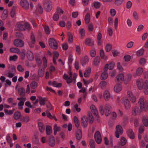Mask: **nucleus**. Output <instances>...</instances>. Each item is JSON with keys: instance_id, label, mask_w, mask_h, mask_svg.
<instances>
[{"instance_id": "nucleus-6", "label": "nucleus", "mask_w": 148, "mask_h": 148, "mask_svg": "<svg viewBox=\"0 0 148 148\" xmlns=\"http://www.w3.org/2000/svg\"><path fill=\"white\" fill-rule=\"evenodd\" d=\"M122 103L124 104L125 108L127 110H129L131 107L130 101L126 97L123 98L122 99Z\"/></svg>"}, {"instance_id": "nucleus-16", "label": "nucleus", "mask_w": 148, "mask_h": 148, "mask_svg": "<svg viewBox=\"0 0 148 148\" xmlns=\"http://www.w3.org/2000/svg\"><path fill=\"white\" fill-rule=\"evenodd\" d=\"M127 136L131 139H133L134 138V134L132 129H128L127 130Z\"/></svg>"}, {"instance_id": "nucleus-17", "label": "nucleus", "mask_w": 148, "mask_h": 148, "mask_svg": "<svg viewBox=\"0 0 148 148\" xmlns=\"http://www.w3.org/2000/svg\"><path fill=\"white\" fill-rule=\"evenodd\" d=\"M137 85L139 89L141 90L143 88V81L142 79H138L137 82Z\"/></svg>"}, {"instance_id": "nucleus-64", "label": "nucleus", "mask_w": 148, "mask_h": 148, "mask_svg": "<svg viewBox=\"0 0 148 148\" xmlns=\"http://www.w3.org/2000/svg\"><path fill=\"white\" fill-rule=\"evenodd\" d=\"M56 12L57 14L61 13L63 14L64 13V11L59 7H57L56 10Z\"/></svg>"}, {"instance_id": "nucleus-55", "label": "nucleus", "mask_w": 148, "mask_h": 148, "mask_svg": "<svg viewBox=\"0 0 148 148\" xmlns=\"http://www.w3.org/2000/svg\"><path fill=\"white\" fill-rule=\"evenodd\" d=\"M117 68L121 72H122L123 70V69L119 62H118L117 63Z\"/></svg>"}, {"instance_id": "nucleus-11", "label": "nucleus", "mask_w": 148, "mask_h": 148, "mask_svg": "<svg viewBox=\"0 0 148 148\" xmlns=\"http://www.w3.org/2000/svg\"><path fill=\"white\" fill-rule=\"evenodd\" d=\"M111 106L109 104H106L104 107V112L105 115L108 116L110 113Z\"/></svg>"}, {"instance_id": "nucleus-12", "label": "nucleus", "mask_w": 148, "mask_h": 148, "mask_svg": "<svg viewBox=\"0 0 148 148\" xmlns=\"http://www.w3.org/2000/svg\"><path fill=\"white\" fill-rule=\"evenodd\" d=\"M142 112L138 107L135 106L133 108L132 110V114L134 115H139Z\"/></svg>"}, {"instance_id": "nucleus-7", "label": "nucleus", "mask_w": 148, "mask_h": 148, "mask_svg": "<svg viewBox=\"0 0 148 148\" xmlns=\"http://www.w3.org/2000/svg\"><path fill=\"white\" fill-rule=\"evenodd\" d=\"M94 137L96 142L98 144H100L101 142L102 138L100 132L97 131L95 134Z\"/></svg>"}, {"instance_id": "nucleus-3", "label": "nucleus", "mask_w": 148, "mask_h": 148, "mask_svg": "<svg viewBox=\"0 0 148 148\" xmlns=\"http://www.w3.org/2000/svg\"><path fill=\"white\" fill-rule=\"evenodd\" d=\"M49 44L51 48L57 49L58 47V45L56 40L53 38H51L49 40Z\"/></svg>"}, {"instance_id": "nucleus-2", "label": "nucleus", "mask_w": 148, "mask_h": 148, "mask_svg": "<svg viewBox=\"0 0 148 148\" xmlns=\"http://www.w3.org/2000/svg\"><path fill=\"white\" fill-rule=\"evenodd\" d=\"M43 7L46 12H50L52 9V4L50 0H44L43 2Z\"/></svg>"}, {"instance_id": "nucleus-8", "label": "nucleus", "mask_w": 148, "mask_h": 148, "mask_svg": "<svg viewBox=\"0 0 148 148\" xmlns=\"http://www.w3.org/2000/svg\"><path fill=\"white\" fill-rule=\"evenodd\" d=\"M13 43L14 46L19 47H23L24 45L23 41L19 39L15 40L14 41Z\"/></svg>"}, {"instance_id": "nucleus-19", "label": "nucleus", "mask_w": 148, "mask_h": 148, "mask_svg": "<svg viewBox=\"0 0 148 148\" xmlns=\"http://www.w3.org/2000/svg\"><path fill=\"white\" fill-rule=\"evenodd\" d=\"M145 90L144 92L146 95L148 94V80H146L143 83V88Z\"/></svg>"}, {"instance_id": "nucleus-61", "label": "nucleus", "mask_w": 148, "mask_h": 148, "mask_svg": "<svg viewBox=\"0 0 148 148\" xmlns=\"http://www.w3.org/2000/svg\"><path fill=\"white\" fill-rule=\"evenodd\" d=\"M83 81L85 85H87L90 83L92 82L93 81V79L92 78L90 79L89 80L86 81L84 78L83 79Z\"/></svg>"}, {"instance_id": "nucleus-49", "label": "nucleus", "mask_w": 148, "mask_h": 148, "mask_svg": "<svg viewBox=\"0 0 148 148\" xmlns=\"http://www.w3.org/2000/svg\"><path fill=\"white\" fill-rule=\"evenodd\" d=\"M112 49V45L110 44H108L106 46V50L107 52L109 51Z\"/></svg>"}, {"instance_id": "nucleus-31", "label": "nucleus", "mask_w": 148, "mask_h": 148, "mask_svg": "<svg viewBox=\"0 0 148 148\" xmlns=\"http://www.w3.org/2000/svg\"><path fill=\"white\" fill-rule=\"evenodd\" d=\"M10 51L11 52L14 53H21V51L20 49L16 47L11 48L10 49Z\"/></svg>"}, {"instance_id": "nucleus-60", "label": "nucleus", "mask_w": 148, "mask_h": 148, "mask_svg": "<svg viewBox=\"0 0 148 148\" xmlns=\"http://www.w3.org/2000/svg\"><path fill=\"white\" fill-rule=\"evenodd\" d=\"M4 111L6 115H12L13 114V111L10 110H8L6 109L4 110Z\"/></svg>"}, {"instance_id": "nucleus-23", "label": "nucleus", "mask_w": 148, "mask_h": 148, "mask_svg": "<svg viewBox=\"0 0 148 148\" xmlns=\"http://www.w3.org/2000/svg\"><path fill=\"white\" fill-rule=\"evenodd\" d=\"M20 121L23 122L27 123L30 120V118L29 116H23L20 119Z\"/></svg>"}, {"instance_id": "nucleus-28", "label": "nucleus", "mask_w": 148, "mask_h": 148, "mask_svg": "<svg viewBox=\"0 0 148 148\" xmlns=\"http://www.w3.org/2000/svg\"><path fill=\"white\" fill-rule=\"evenodd\" d=\"M39 100L40 101V105H44L45 103V101L47 100L46 98H42L40 96H38Z\"/></svg>"}, {"instance_id": "nucleus-48", "label": "nucleus", "mask_w": 148, "mask_h": 148, "mask_svg": "<svg viewBox=\"0 0 148 148\" xmlns=\"http://www.w3.org/2000/svg\"><path fill=\"white\" fill-rule=\"evenodd\" d=\"M44 69H39L38 71L39 75L41 77L43 76L44 74Z\"/></svg>"}, {"instance_id": "nucleus-57", "label": "nucleus", "mask_w": 148, "mask_h": 148, "mask_svg": "<svg viewBox=\"0 0 148 148\" xmlns=\"http://www.w3.org/2000/svg\"><path fill=\"white\" fill-rule=\"evenodd\" d=\"M10 69V72L13 73H15L16 72V68L14 65H11L9 67V69Z\"/></svg>"}, {"instance_id": "nucleus-53", "label": "nucleus", "mask_w": 148, "mask_h": 148, "mask_svg": "<svg viewBox=\"0 0 148 148\" xmlns=\"http://www.w3.org/2000/svg\"><path fill=\"white\" fill-rule=\"evenodd\" d=\"M108 64H109V69L110 70H112L113 69L115 65L114 62H110Z\"/></svg>"}, {"instance_id": "nucleus-25", "label": "nucleus", "mask_w": 148, "mask_h": 148, "mask_svg": "<svg viewBox=\"0 0 148 148\" xmlns=\"http://www.w3.org/2000/svg\"><path fill=\"white\" fill-rule=\"evenodd\" d=\"M103 97L106 101H108L110 97V94L109 92L105 91L103 93Z\"/></svg>"}, {"instance_id": "nucleus-36", "label": "nucleus", "mask_w": 148, "mask_h": 148, "mask_svg": "<svg viewBox=\"0 0 148 148\" xmlns=\"http://www.w3.org/2000/svg\"><path fill=\"white\" fill-rule=\"evenodd\" d=\"M90 15L89 13H87L85 17V23L86 24H88L90 22Z\"/></svg>"}, {"instance_id": "nucleus-44", "label": "nucleus", "mask_w": 148, "mask_h": 148, "mask_svg": "<svg viewBox=\"0 0 148 148\" xmlns=\"http://www.w3.org/2000/svg\"><path fill=\"white\" fill-rule=\"evenodd\" d=\"M8 11L6 9L4 10L3 12L2 18L3 19H5L8 16Z\"/></svg>"}, {"instance_id": "nucleus-39", "label": "nucleus", "mask_w": 148, "mask_h": 148, "mask_svg": "<svg viewBox=\"0 0 148 148\" xmlns=\"http://www.w3.org/2000/svg\"><path fill=\"white\" fill-rule=\"evenodd\" d=\"M17 8L16 6H13L10 12L11 16L12 18H14V16L15 11Z\"/></svg>"}, {"instance_id": "nucleus-59", "label": "nucleus", "mask_w": 148, "mask_h": 148, "mask_svg": "<svg viewBox=\"0 0 148 148\" xmlns=\"http://www.w3.org/2000/svg\"><path fill=\"white\" fill-rule=\"evenodd\" d=\"M18 57L16 55H14L12 56H10V61H15L17 59Z\"/></svg>"}, {"instance_id": "nucleus-1", "label": "nucleus", "mask_w": 148, "mask_h": 148, "mask_svg": "<svg viewBox=\"0 0 148 148\" xmlns=\"http://www.w3.org/2000/svg\"><path fill=\"white\" fill-rule=\"evenodd\" d=\"M148 102L147 100L145 101L144 98H141L139 99L138 103L141 111H146L148 110Z\"/></svg>"}, {"instance_id": "nucleus-20", "label": "nucleus", "mask_w": 148, "mask_h": 148, "mask_svg": "<svg viewBox=\"0 0 148 148\" xmlns=\"http://www.w3.org/2000/svg\"><path fill=\"white\" fill-rule=\"evenodd\" d=\"M49 144L51 147L54 146L55 144V140L54 137L52 136H51L49 138Z\"/></svg>"}, {"instance_id": "nucleus-4", "label": "nucleus", "mask_w": 148, "mask_h": 148, "mask_svg": "<svg viewBox=\"0 0 148 148\" xmlns=\"http://www.w3.org/2000/svg\"><path fill=\"white\" fill-rule=\"evenodd\" d=\"M109 66L108 64H106L103 68V72L101 75V79L102 80L106 79L108 76V74L107 73Z\"/></svg>"}, {"instance_id": "nucleus-46", "label": "nucleus", "mask_w": 148, "mask_h": 148, "mask_svg": "<svg viewBox=\"0 0 148 148\" xmlns=\"http://www.w3.org/2000/svg\"><path fill=\"white\" fill-rule=\"evenodd\" d=\"M90 148H95V142L93 139H91L89 142Z\"/></svg>"}, {"instance_id": "nucleus-33", "label": "nucleus", "mask_w": 148, "mask_h": 148, "mask_svg": "<svg viewBox=\"0 0 148 148\" xmlns=\"http://www.w3.org/2000/svg\"><path fill=\"white\" fill-rule=\"evenodd\" d=\"M17 27L20 30H25V29L24 27V25H23L21 23H18L16 25Z\"/></svg>"}, {"instance_id": "nucleus-42", "label": "nucleus", "mask_w": 148, "mask_h": 148, "mask_svg": "<svg viewBox=\"0 0 148 148\" xmlns=\"http://www.w3.org/2000/svg\"><path fill=\"white\" fill-rule=\"evenodd\" d=\"M132 75L129 74L127 75V77L124 80V82L125 84H127L131 80Z\"/></svg>"}, {"instance_id": "nucleus-15", "label": "nucleus", "mask_w": 148, "mask_h": 148, "mask_svg": "<svg viewBox=\"0 0 148 148\" xmlns=\"http://www.w3.org/2000/svg\"><path fill=\"white\" fill-rule=\"evenodd\" d=\"M21 112L19 111H16L13 115V118L15 120H18L20 119L22 117Z\"/></svg>"}, {"instance_id": "nucleus-22", "label": "nucleus", "mask_w": 148, "mask_h": 148, "mask_svg": "<svg viewBox=\"0 0 148 148\" xmlns=\"http://www.w3.org/2000/svg\"><path fill=\"white\" fill-rule=\"evenodd\" d=\"M76 139L78 140H80L82 137V131L79 129L76 132Z\"/></svg>"}, {"instance_id": "nucleus-47", "label": "nucleus", "mask_w": 148, "mask_h": 148, "mask_svg": "<svg viewBox=\"0 0 148 148\" xmlns=\"http://www.w3.org/2000/svg\"><path fill=\"white\" fill-rule=\"evenodd\" d=\"M143 122L145 127L148 126V119L145 117H143L142 119Z\"/></svg>"}, {"instance_id": "nucleus-10", "label": "nucleus", "mask_w": 148, "mask_h": 148, "mask_svg": "<svg viewBox=\"0 0 148 148\" xmlns=\"http://www.w3.org/2000/svg\"><path fill=\"white\" fill-rule=\"evenodd\" d=\"M18 100L21 101L18 103V108L19 109H23V106L24 104V102L27 100L26 98H17Z\"/></svg>"}, {"instance_id": "nucleus-9", "label": "nucleus", "mask_w": 148, "mask_h": 148, "mask_svg": "<svg viewBox=\"0 0 148 148\" xmlns=\"http://www.w3.org/2000/svg\"><path fill=\"white\" fill-rule=\"evenodd\" d=\"M88 120V118L86 116H84L81 118V124L85 128L87 126Z\"/></svg>"}, {"instance_id": "nucleus-13", "label": "nucleus", "mask_w": 148, "mask_h": 148, "mask_svg": "<svg viewBox=\"0 0 148 148\" xmlns=\"http://www.w3.org/2000/svg\"><path fill=\"white\" fill-rule=\"evenodd\" d=\"M21 5L24 9H27L29 8V4L26 0H21L20 2Z\"/></svg>"}, {"instance_id": "nucleus-34", "label": "nucleus", "mask_w": 148, "mask_h": 148, "mask_svg": "<svg viewBox=\"0 0 148 148\" xmlns=\"http://www.w3.org/2000/svg\"><path fill=\"white\" fill-rule=\"evenodd\" d=\"M86 45H88L92 46L94 45V42H91V39L90 38L86 39L85 42Z\"/></svg>"}, {"instance_id": "nucleus-52", "label": "nucleus", "mask_w": 148, "mask_h": 148, "mask_svg": "<svg viewBox=\"0 0 148 148\" xmlns=\"http://www.w3.org/2000/svg\"><path fill=\"white\" fill-rule=\"evenodd\" d=\"M144 50L143 49L138 51L137 52V55L138 56H140L143 55Z\"/></svg>"}, {"instance_id": "nucleus-51", "label": "nucleus", "mask_w": 148, "mask_h": 148, "mask_svg": "<svg viewBox=\"0 0 148 148\" xmlns=\"http://www.w3.org/2000/svg\"><path fill=\"white\" fill-rule=\"evenodd\" d=\"M44 29L46 34H50V30L48 26H45L44 27Z\"/></svg>"}, {"instance_id": "nucleus-41", "label": "nucleus", "mask_w": 148, "mask_h": 148, "mask_svg": "<svg viewBox=\"0 0 148 148\" xmlns=\"http://www.w3.org/2000/svg\"><path fill=\"white\" fill-rule=\"evenodd\" d=\"M30 85L31 88L35 89L37 87L38 84L36 82L33 81L31 83Z\"/></svg>"}, {"instance_id": "nucleus-45", "label": "nucleus", "mask_w": 148, "mask_h": 148, "mask_svg": "<svg viewBox=\"0 0 148 148\" xmlns=\"http://www.w3.org/2000/svg\"><path fill=\"white\" fill-rule=\"evenodd\" d=\"M68 40L69 43H72L73 42V36L72 34L70 33H68Z\"/></svg>"}, {"instance_id": "nucleus-62", "label": "nucleus", "mask_w": 148, "mask_h": 148, "mask_svg": "<svg viewBox=\"0 0 148 148\" xmlns=\"http://www.w3.org/2000/svg\"><path fill=\"white\" fill-rule=\"evenodd\" d=\"M46 112L47 114V116L48 118L51 119H53V116L51 115V114L48 110H46Z\"/></svg>"}, {"instance_id": "nucleus-14", "label": "nucleus", "mask_w": 148, "mask_h": 148, "mask_svg": "<svg viewBox=\"0 0 148 148\" xmlns=\"http://www.w3.org/2000/svg\"><path fill=\"white\" fill-rule=\"evenodd\" d=\"M18 92L19 95L21 96L20 98H24L25 95V90L23 87L18 88Z\"/></svg>"}, {"instance_id": "nucleus-56", "label": "nucleus", "mask_w": 148, "mask_h": 148, "mask_svg": "<svg viewBox=\"0 0 148 148\" xmlns=\"http://www.w3.org/2000/svg\"><path fill=\"white\" fill-rule=\"evenodd\" d=\"M94 6L95 8L96 9L99 8L100 7L101 3L99 2H95L94 3Z\"/></svg>"}, {"instance_id": "nucleus-24", "label": "nucleus", "mask_w": 148, "mask_h": 148, "mask_svg": "<svg viewBox=\"0 0 148 148\" xmlns=\"http://www.w3.org/2000/svg\"><path fill=\"white\" fill-rule=\"evenodd\" d=\"M89 61L88 57L87 56H85L84 58L81 59V63L82 66L88 63Z\"/></svg>"}, {"instance_id": "nucleus-18", "label": "nucleus", "mask_w": 148, "mask_h": 148, "mask_svg": "<svg viewBox=\"0 0 148 148\" xmlns=\"http://www.w3.org/2000/svg\"><path fill=\"white\" fill-rule=\"evenodd\" d=\"M127 142V140L126 138L123 137L121 138V141L118 143V146L119 147H121L125 145Z\"/></svg>"}, {"instance_id": "nucleus-26", "label": "nucleus", "mask_w": 148, "mask_h": 148, "mask_svg": "<svg viewBox=\"0 0 148 148\" xmlns=\"http://www.w3.org/2000/svg\"><path fill=\"white\" fill-rule=\"evenodd\" d=\"M27 56L28 59L30 61L33 60L34 58V54L31 51H29L28 52L27 54Z\"/></svg>"}, {"instance_id": "nucleus-38", "label": "nucleus", "mask_w": 148, "mask_h": 148, "mask_svg": "<svg viewBox=\"0 0 148 148\" xmlns=\"http://www.w3.org/2000/svg\"><path fill=\"white\" fill-rule=\"evenodd\" d=\"M143 71V69L142 67H138L136 71V75H140L142 73Z\"/></svg>"}, {"instance_id": "nucleus-50", "label": "nucleus", "mask_w": 148, "mask_h": 148, "mask_svg": "<svg viewBox=\"0 0 148 148\" xmlns=\"http://www.w3.org/2000/svg\"><path fill=\"white\" fill-rule=\"evenodd\" d=\"M31 40L32 44H34L35 43V37L33 32H32L30 37Z\"/></svg>"}, {"instance_id": "nucleus-54", "label": "nucleus", "mask_w": 148, "mask_h": 148, "mask_svg": "<svg viewBox=\"0 0 148 148\" xmlns=\"http://www.w3.org/2000/svg\"><path fill=\"white\" fill-rule=\"evenodd\" d=\"M124 0H115L114 4L117 6L120 5L121 4Z\"/></svg>"}, {"instance_id": "nucleus-27", "label": "nucleus", "mask_w": 148, "mask_h": 148, "mask_svg": "<svg viewBox=\"0 0 148 148\" xmlns=\"http://www.w3.org/2000/svg\"><path fill=\"white\" fill-rule=\"evenodd\" d=\"M39 129L41 132H43L45 130V126L41 122H39L38 123Z\"/></svg>"}, {"instance_id": "nucleus-30", "label": "nucleus", "mask_w": 148, "mask_h": 148, "mask_svg": "<svg viewBox=\"0 0 148 148\" xmlns=\"http://www.w3.org/2000/svg\"><path fill=\"white\" fill-rule=\"evenodd\" d=\"M91 71V68L90 67H88L87 69L84 73V76L85 77H88L90 75Z\"/></svg>"}, {"instance_id": "nucleus-32", "label": "nucleus", "mask_w": 148, "mask_h": 148, "mask_svg": "<svg viewBox=\"0 0 148 148\" xmlns=\"http://www.w3.org/2000/svg\"><path fill=\"white\" fill-rule=\"evenodd\" d=\"M100 58L99 56H97L95 58L94 62V64L96 66H98L100 62Z\"/></svg>"}, {"instance_id": "nucleus-21", "label": "nucleus", "mask_w": 148, "mask_h": 148, "mask_svg": "<svg viewBox=\"0 0 148 148\" xmlns=\"http://www.w3.org/2000/svg\"><path fill=\"white\" fill-rule=\"evenodd\" d=\"M122 89V86L120 84H117L114 88V90L116 92H120Z\"/></svg>"}, {"instance_id": "nucleus-43", "label": "nucleus", "mask_w": 148, "mask_h": 148, "mask_svg": "<svg viewBox=\"0 0 148 148\" xmlns=\"http://www.w3.org/2000/svg\"><path fill=\"white\" fill-rule=\"evenodd\" d=\"M146 60L145 58H141L139 61V64L142 66H144L146 62Z\"/></svg>"}, {"instance_id": "nucleus-40", "label": "nucleus", "mask_w": 148, "mask_h": 148, "mask_svg": "<svg viewBox=\"0 0 148 148\" xmlns=\"http://www.w3.org/2000/svg\"><path fill=\"white\" fill-rule=\"evenodd\" d=\"M116 80L119 82L123 80L124 78V75L123 74H119L116 77Z\"/></svg>"}, {"instance_id": "nucleus-37", "label": "nucleus", "mask_w": 148, "mask_h": 148, "mask_svg": "<svg viewBox=\"0 0 148 148\" xmlns=\"http://www.w3.org/2000/svg\"><path fill=\"white\" fill-rule=\"evenodd\" d=\"M46 132L48 135L51 134L52 133V128L50 126H47L46 127Z\"/></svg>"}, {"instance_id": "nucleus-63", "label": "nucleus", "mask_w": 148, "mask_h": 148, "mask_svg": "<svg viewBox=\"0 0 148 148\" xmlns=\"http://www.w3.org/2000/svg\"><path fill=\"white\" fill-rule=\"evenodd\" d=\"M90 56L92 57H94L96 55V52L95 49H92L90 51Z\"/></svg>"}, {"instance_id": "nucleus-58", "label": "nucleus", "mask_w": 148, "mask_h": 148, "mask_svg": "<svg viewBox=\"0 0 148 148\" xmlns=\"http://www.w3.org/2000/svg\"><path fill=\"white\" fill-rule=\"evenodd\" d=\"M124 59L125 60V61L126 62H127L129 61L130 60L131 56L129 55H125L124 57Z\"/></svg>"}, {"instance_id": "nucleus-29", "label": "nucleus", "mask_w": 148, "mask_h": 148, "mask_svg": "<svg viewBox=\"0 0 148 148\" xmlns=\"http://www.w3.org/2000/svg\"><path fill=\"white\" fill-rule=\"evenodd\" d=\"M36 12L39 13L40 14H42L43 12V9L42 7L40 4H38L36 7Z\"/></svg>"}, {"instance_id": "nucleus-35", "label": "nucleus", "mask_w": 148, "mask_h": 148, "mask_svg": "<svg viewBox=\"0 0 148 148\" xmlns=\"http://www.w3.org/2000/svg\"><path fill=\"white\" fill-rule=\"evenodd\" d=\"M73 119L75 127L78 128L79 126V123L77 117L76 116H74Z\"/></svg>"}, {"instance_id": "nucleus-5", "label": "nucleus", "mask_w": 148, "mask_h": 148, "mask_svg": "<svg viewBox=\"0 0 148 148\" xmlns=\"http://www.w3.org/2000/svg\"><path fill=\"white\" fill-rule=\"evenodd\" d=\"M123 132V130L122 126L120 125H118L116 126L115 132V136L117 138L119 137V134H122Z\"/></svg>"}]
</instances>
